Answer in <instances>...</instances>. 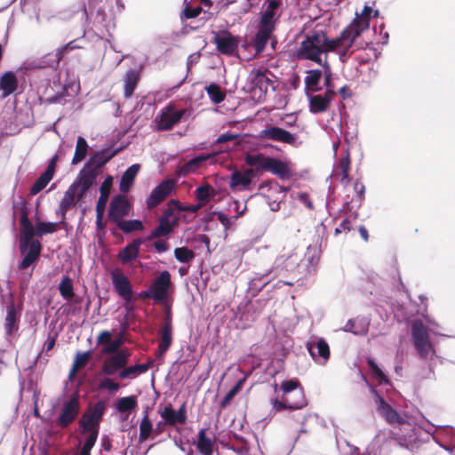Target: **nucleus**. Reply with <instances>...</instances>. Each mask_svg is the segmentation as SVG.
<instances>
[{
  "label": "nucleus",
  "mask_w": 455,
  "mask_h": 455,
  "mask_svg": "<svg viewBox=\"0 0 455 455\" xmlns=\"http://www.w3.org/2000/svg\"><path fill=\"white\" fill-rule=\"evenodd\" d=\"M346 39L341 38V33L336 38H330L326 32L315 30L307 34L294 52V57L300 60H311L323 65V53L337 52L343 62L353 53Z\"/></svg>",
  "instance_id": "nucleus-1"
},
{
  "label": "nucleus",
  "mask_w": 455,
  "mask_h": 455,
  "mask_svg": "<svg viewBox=\"0 0 455 455\" xmlns=\"http://www.w3.org/2000/svg\"><path fill=\"white\" fill-rule=\"evenodd\" d=\"M114 156V149L106 148L90 156L76 179L70 185L78 191L77 197L81 199L94 183L98 170Z\"/></svg>",
  "instance_id": "nucleus-2"
},
{
  "label": "nucleus",
  "mask_w": 455,
  "mask_h": 455,
  "mask_svg": "<svg viewBox=\"0 0 455 455\" xmlns=\"http://www.w3.org/2000/svg\"><path fill=\"white\" fill-rule=\"evenodd\" d=\"M280 6L281 2L279 0H270L264 4V9L260 12L258 24V31L252 42L256 53H260L264 51L272 33L275 29L280 17V14H277Z\"/></svg>",
  "instance_id": "nucleus-3"
},
{
  "label": "nucleus",
  "mask_w": 455,
  "mask_h": 455,
  "mask_svg": "<svg viewBox=\"0 0 455 455\" xmlns=\"http://www.w3.org/2000/svg\"><path fill=\"white\" fill-rule=\"evenodd\" d=\"M112 336V331H101L97 338L96 347L92 351L94 362L102 363L105 372H108V369L114 370V339Z\"/></svg>",
  "instance_id": "nucleus-4"
},
{
  "label": "nucleus",
  "mask_w": 455,
  "mask_h": 455,
  "mask_svg": "<svg viewBox=\"0 0 455 455\" xmlns=\"http://www.w3.org/2000/svg\"><path fill=\"white\" fill-rule=\"evenodd\" d=\"M372 8L365 5L360 13H355L354 20L341 31V38L346 39L352 47L363 32L368 30Z\"/></svg>",
  "instance_id": "nucleus-5"
},
{
  "label": "nucleus",
  "mask_w": 455,
  "mask_h": 455,
  "mask_svg": "<svg viewBox=\"0 0 455 455\" xmlns=\"http://www.w3.org/2000/svg\"><path fill=\"white\" fill-rule=\"evenodd\" d=\"M411 337L414 347L421 358H427L429 354H435V349L429 340L428 328L422 321L415 320L411 323Z\"/></svg>",
  "instance_id": "nucleus-6"
},
{
  "label": "nucleus",
  "mask_w": 455,
  "mask_h": 455,
  "mask_svg": "<svg viewBox=\"0 0 455 455\" xmlns=\"http://www.w3.org/2000/svg\"><path fill=\"white\" fill-rule=\"evenodd\" d=\"M105 409V403L99 401L83 414L79 420V427L82 430V434L92 432L93 430H97L99 432L100 422L102 419Z\"/></svg>",
  "instance_id": "nucleus-7"
},
{
  "label": "nucleus",
  "mask_w": 455,
  "mask_h": 455,
  "mask_svg": "<svg viewBox=\"0 0 455 455\" xmlns=\"http://www.w3.org/2000/svg\"><path fill=\"white\" fill-rule=\"evenodd\" d=\"M267 72L253 69L250 73L251 93L259 100L265 99L269 87H272L273 90L275 89L274 82L267 76Z\"/></svg>",
  "instance_id": "nucleus-8"
},
{
  "label": "nucleus",
  "mask_w": 455,
  "mask_h": 455,
  "mask_svg": "<svg viewBox=\"0 0 455 455\" xmlns=\"http://www.w3.org/2000/svg\"><path fill=\"white\" fill-rule=\"evenodd\" d=\"M185 112V109L177 110L172 105L166 106L155 119L157 129L159 131L172 130L180 121Z\"/></svg>",
  "instance_id": "nucleus-9"
},
{
  "label": "nucleus",
  "mask_w": 455,
  "mask_h": 455,
  "mask_svg": "<svg viewBox=\"0 0 455 455\" xmlns=\"http://www.w3.org/2000/svg\"><path fill=\"white\" fill-rule=\"evenodd\" d=\"M371 390L374 395L377 411L381 417H383L389 424L402 425L405 422L404 419L396 411V410L384 400L374 387H371Z\"/></svg>",
  "instance_id": "nucleus-10"
},
{
  "label": "nucleus",
  "mask_w": 455,
  "mask_h": 455,
  "mask_svg": "<svg viewBox=\"0 0 455 455\" xmlns=\"http://www.w3.org/2000/svg\"><path fill=\"white\" fill-rule=\"evenodd\" d=\"M80 410L79 398L76 395H71L64 402L61 412L58 417L56 423L61 428L68 427L77 417Z\"/></svg>",
  "instance_id": "nucleus-11"
},
{
  "label": "nucleus",
  "mask_w": 455,
  "mask_h": 455,
  "mask_svg": "<svg viewBox=\"0 0 455 455\" xmlns=\"http://www.w3.org/2000/svg\"><path fill=\"white\" fill-rule=\"evenodd\" d=\"M28 208L26 204L20 207V251L22 253L27 250L29 243H31L33 236L36 235V227L34 228L32 222L28 219Z\"/></svg>",
  "instance_id": "nucleus-12"
},
{
  "label": "nucleus",
  "mask_w": 455,
  "mask_h": 455,
  "mask_svg": "<svg viewBox=\"0 0 455 455\" xmlns=\"http://www.w3.org/2000/svg\"><path fill=\"white\" fill-rule=\"evenodd\" d=\"M171 284V275L167 270H164L150 285V292L153 295V299L158 302H164L167 299Z\"/></svg>",
  "instance_id": "nucleus-13"
},
{
  "label": "nucleus",
  "mask_w": 455,
  "mask_h": 455,
  "mask_svg": "<svg viewBox=\"0 0 455 455\" xmlns=\"http://www.w3.org/2000/svg\"><path fill=\"white\" fill-rule=\"evenodd\" d=\"M254 176L255 171L253 168H248L243 171H234L231 173L228 183L230 189L234 192L250 189Z\"/></svg>",
  "instance_id": "nucleus-14"
},
{
  "label": "nucleus",
  "mask_w": 455,
  "mask_h": 455,
  "mask_svg": "<svg viewBox=\"0 0 455 455\" xmlns=\"http://www.w3.org/2000/svg\"><path fill=\"white\" fill-rule=\"evenodd\" d=\"M293 396L294 397H285L283 395L282 401H279L277 399L274 400L272 403L273 409H275L276 411H280L285 409L294 411L300 410L307 406V403L305 397L304 389L300 388L293 395Z\"/></svg>",
  "instance_id": "nucleus-15"
},
{
  "label": "nucleus",
  "mask_w": 455,
  "mask_h": 455,
  "mask_svg": "<svg viewBox=\"0 0 455 455\" xmlns=\"http://www.w3.org/2000/svg\"><path fill=\"white\" fill-rule=\"evenodd\" d=\"M175 181L165 180L156 186L147 199V207L153 209L159 205L175 188Z\"/></svg>",
  "instance_id": "nucleus-16"
},
{
  "label": "nucleus",
  "mask_w": 455,
  "mask_h": 455,
  "mask_svg": "<svg viewBox=\"0 0 455 455\" xmlns=\"http://www.w3.org/2000/svg\"><path fill=\"white\" fill-rule=\"evenodd\" d=\"M259 137L265 140H270L289 145H294L297 140L296 134L291 133L285 129L278 126H268L261 130Z\"/></svg>",
  "instance_id": "nucleus-17"
},
{
  "label": "nucleus",
  "mask_w": 455,
  "mask_h": 455,
  "mask_svg": "<svg viewBox=\"0 0 455 455\" xmlns=\"http://www.w3.org/2000/svg\"><path fill=\"white\" fill-rule=\"evenodd\" d=\"M116 292L124 300L127 310L133 307V291L129 279L116 269Z\"/></svg>",
  "instance_id": "nucleus-18"
},
{
  "label": "nucleus",
  "mask_w": 455,
  "mask_h": 455,
  "mask_svg": "<svg viewBox=\"0 0 455 455\" xmlns=\"http://www.w3.org/2000/svg\"><path fill=\"white\" fill-rule=\"evenodd\" d=\"M160 341L157 347L156 356H163L172 343V323L170 313L167 314L160 328Z\"/></svg>",
  "instance_id": "nucleus-19"
},
{
  "label": "nucleus",
  "mask_w": 455,
  "mask_h": 455,
  "mask_svg": "<svg viewBox=\"0 0 455 455\" xmlns=\"http://www.w3.org/2000/svg\"><path fill=\"white\" fill-rule=\"evenodd\" d=\"M161 418L165 420L167 425L176 426L177 424L184 425L187 422V409L186 403H182V405L179 408L178 411H175L172 406L170 404L165 406L164 410L159 411Z\"/></svg>",
  "instance_id": "nucleus-20"
},
{
  "label": "nucleus",
  "mask_w": 455,
  "mask_h": 455,
  "mask_svg": "<svg viewBox=\"0 0 455 455\" xmlns=\"http://www.w3.org/2000/svg\"><path fill=\"white\" fill-rule=\"evenodd\" d=\"M20 315L18 314L14 304L12 302L6 307V316L4 320V329L6 339L11 341L14 334L19 330Z\"/></svg>",
  "instance_id": "nucleus-21"
},
{
  "label": "nucleus",
  "mask_w": 455,
  "mask_h": 455,
  "mask_svg": "<svg viewBox=\"0 0 455 455\" xmlns=\"http://www.w3.org/2000/svg\"><path fill=\"white\" fill-rule=\"evenodd\" d=\"M264 168L267 169V172L274 175H276L282 180L290 179L291 176V170L288 163L283 162L280 159L270 157Z\"/></svg>",
  "instance_id": "nucleus-22"
},
{
  "label": "nucleus",
  "mask_w": 455,
  "mask_h": 455,
  "mask_svg": "<svg viewBox=\"0 0 455 455\" xmlns=\"http://www.w3.org/2000/svg\"><path fill=\"white\" fill-rule=\"evenodd\" d=\"M114 370L108 369V372L104 371V367L96 373L95 384L100 393L103 394L108 392L109 394L114 393Z\"/></svg>",
  "instance_id": "nucleus-23"
},
{
  "label": "nucleus",
  "mask_w": 455,
  "mask_h": 455,
  "mask_svg": "<svg viewBox=\"0 0 455 455\" xmlns=\"http://www.w3.org/2000/svg\"><path fill=\"white\" fill-rule=\"evenodd\" d=\"M78 191L76 190L72 186H69L67 191L64 193L62 199L59 204V208L56 214L60 217V222L65 223L66 214L68 209L76 205L75 196Z\"/></svg>",
  "instance_id": "nucleus-24"
},
{
  "label": "nucleus",
  "mask_w": 455,
  "mask_h": 455,
  "mask_svg": "<svg viewBox=\"0 0 455 455\" xmlns=\"http://www.w3.org/2000/svg\"><path fill=\"white\" fill-rule=\"evenodd\" d=\"M307 348L315 361H318L317 357H320L325 363L330 358V347L323 339H318L315 343L308 342Z\"/></svg>",
  "instance_id": "nucleus-25"
},
{
  "label": "nucleus",
  "mask_w": 455,
  "mask_h": 455,
  "mask_svg": "<svg viewBox=\"0 0 455 455\" xmlns=\"http://www.w3.org/2000/svg\"><path fill=\"white\" fill-rule=\"evenodd\" d=\"M214 42L219 52L226 55H232L238 47V41L229 33L222 36H216Z\"/></svg>",
  "instance_id": "nucleus-26"
},
{
  "label": "nucleus",
  "mask_w": 455,
  "mask_h": 455,
  "mask_svg": "<svg viewBox=\"0 0 455 455\" xmlns=\"http://www.w3.org/2000/svg\"><path fill=\"white\" fill-rule=\"evenodd\" d=\"M140 170V164H134L131 165L121 177L119 183V190L122 193H127L131 190L133 186L135 178L137 177Z\"/></svg>",
  "instance_id": "nucleus-27"
},
{
  "label": "nucleus",
  "mask_w": 455,
  "mask_h": 455,
  "mask_svg": "<svg viewBox=\"0 0 455 455\" xmlns=\"http://www.w3.org/2000/svg\"><path fill=\"white\" fill-rule=\"evenodd\" d=\"M148 369V364H135L132 366H124V368H118L117 374L116 373V380H132L141 373L146 372Z\"/></svg>",
  "instance_id": "nucleus-28"
},
{
  "label": "nucleus",
  "mask_w": 455,
  "mask_h": 455,
  "mask_svg": "<svg viewBox=\"0 0 455 455\" xmlns=\"http://www.w3.org/2000/svg\"><path fill=\"white\" fill-rule=\"evenodd\" d=\"M28 251L25 254L21 262L19 264V269L24 270L32 265L39 257L41 252V244L39 241H32L28 244Z\"/></svg>",
  "instance_id": "nucleus-29"
},
{
  "label": "nucleus",
  "mask_w": 455,
  "mask_h": 455,
  "mask_svg": "<svg viewBox=\"0 0 455 455\" xmlns=\"http://www.w3.org/2000/svg\"><path fill=\"white\" fill-rule=\"evenodd\" d=\"M133 211L132 201L125 195H116V221L129 216Z\"/></svg>",
  "instance_id": "nucleus-30"
},
{
  "label": "nucleus",
  "mask_w": 455,
  "mask_h": 455,
  "mask_svg": "<svg viewBox=\"0 0 455 455\" xmlns=\"http://www.w3.org/2000/svg\"><path fill=\"white\" fill-rule=\"evenodd\" d=\"M143 243L144 239L142 238L134 239L131 243L119 251L117 257L123 263L130 262L138 256L139 247Z\"/></svg>",
  "instance_id": "nucleus-31"
},
{
  "label": "nucleus",
  "mask_w": 455,
  "mask_h": 455,
  "mask_svg": "<svg viewBox=\"0 0 455 455\" xmlns=\"http://www.w3.org/2000/svg\"><path fill=\"white\" fill-rule=\"evenodd\" d=\"M62 59L60 52L57 50L53 52H50L41 59L33 62V67L36 68H51L56 69L59 67L60 61Z\"/></svg>",
  "instance_id": "nucleus-32"
},
{
  "label": "nucleus",
  "mask_w": 455,
  "mask_h": 455,
  "mask_svg": "<svg viewBox=\"0 0 455 455\" xmlns=\"http://www.w3.org/2000/svg\"><path fill=\"white\" fill-rule=\"evenodd\" d=\"M18 86L17 77L12 71H7L0 78V89L4 97L13 93Z\"/></svg>",
  "instance_id": "nucleus-33"
},
{
  "label": "nucleus",
  "mask_w": 455,
  "mask_h": 455,
  "mask_svg": "<svg viewBox=\"0 0 455 455\" xmlns=\"http://www.w3.org/2000/svg\"><path fill=\"white\" fill-rule=\"evenodd\" d=\"M270 156H267L262 153L258 154H247L244 157L245 164L251 167H255L253 169L256 172H267V168H264L265 164L267 163V160Z\"/></svg>",
  "instance_id": "nucleus-34"
},
{
  "label": "nucleus",
  "mask_w": 455,
  "mask_h": 455,
  "mask_svg": "<svg viewBox=\"0 0 455 455\" xmlns=\"http://www.w3.org/2000/svg\"><path fill=\"white\" fill-rule=\"evenodd\" d=\"M218 153H212V154H203L198 156H196L189 161H188L181 168V172L184 175H187L190 172H194L196 169L201 167L203 163L205 161L213 158L217 156Z\"/></svg>",
  "instance_id": "nucleus-35"
},
{
  "label": "nucleus",
  "mask_w": 455,
  "mask_h": 455,
  "mask_svg": "<svg viewBox=\"0 0 455 455\" xmlns=\"http://www.w3.org/2000/svg\"><path fill=\"white\" fill-rule=\"evenodd\" d=\"M214 441L206 436V429L198 432L196 449L202 455H212Z\"/></svg>",
  "instance_id": "nucleus-36"
},
{
  "label": "nucleus",
  "mask_w": 455,
  "mask_h": 455,
  "mask_svg": "<svg viewBox=\"0 0 455 455\" xmlns=\"http://www.w3.org/2000/svg\"><path fill=\"white\" fill-rule=\"evenodd\" d=\"M151 435H154V427L151 419L148 417V411L146 410L144 411L143 417L140 422L139 442H146Z\"/></svg>",
  "instance_id": "nucleus-37"
},
{
  "label": "nucleus",
  "mask_w": 455,
  "mask_h": 455,
  "mask_svg": "<svg viewBox=\"0 0 455 455\" xmlns=\"http://www.w3.org/2000/svg\"><path fill=\"white\" fill-rule=\"evenodd\" d=\"M116 228L121 229L124 234H131L144 229L143 223L139 220H124V218L117 219Z\"/></svg>",
  "instance_id": "nucleus-38"
},
{
  "label": "nucleus",
  "mask_w": 455,
  "mask_h": 455,
  "mask_svg": "<svg viewBox=\"0 0 455 455\" xmlns=\"http://www.w3.org/2000/svg\"><path fill=\"white\" fill-rule=\"evenodd\" d=\"M137 407L138 400L136 395L122 397L116 403V410L120 413L130 414Z\"/></svg>",
  "instance_id": "nucleus-39"
},
{
  "label": "nucleus",
  "mask_w": 455,
  "mask_h": 455,
  "mask_svg": "<svg viewBox=\"0 0 455 455\" xmlns=\"http://www.w3.org/2000/svg\"><path fill=\"white\" fill-rule=\"evenodd\" d=\"M122 340L121 339L116 338V373L117 374L118 368H124L127 365L129 362V358L131 356V352L127 348H122L121 346Z\"/></svg>",
  "instance_id": "nucleus-40"
},
{
  "label": "nucleus",
  "mask_w": 455,
  "mask_h": 455,
  "mask_svg": "<svg viewBox=\"0 0 455 455\" xmlns=\"http://www.w3.org/2000/svg\"><path fill=\"white\" fill-rule=\"evenodd\" d=\"M140 76L139 73L133 69H130L126 72L124 76V96L126 98H130L138 84Z\"/></svg>",
  "instance_id": "nucleus-41"
},
{
  "label": "nucleus",
  "mask_w": 455,
  "mask_h": 455,
  "mask_svg": "<svg viewBox=\"0 0 455 455\" xmlns=\"http://www.w3.org/2000/svg\"><path fill=\"white\" fill-rule=\"evenodd\" d=\"M92 353L91 350L85 351V352H76L75 360L72 365V369L69 372V379H72L75 375L76 371L79 369L84 367L88 361L92 358Z\"/></svg>",
  "instance_id": "nucleus-42"
},
{
  "label": "nucleus",
  "mask_w": 455,
  "mask_h": 455,
  "mask_svg": "<svg viewBox=\"0 0 455 455\" xmlns=\"http://www.w3.org/2000/svg\"><path fill=\"white\" fill-rule=\"evenodd\" d=\"M329 107L328 100L323 99L320 94L312 96L309 100V109L313 114L323 113Z\"/></svg>",
  "instance_id": "nucleus-43"
},
{
  "label": "nucleus",
  "mask_w": 455,
  "mask_h": 455,
  "mask_svg": "<svg viewBox=\"0 0 455 455\" xmlns=\"http://www.w3.org/2000/svg\"><path fill=\"white\" fill-rule=\"evenodd\" d=\"M323 76V72L319 69H311L307 71V76L305 77V84L307 88L313 92L319 91L318 87L321 78Z\"/></svg>",
  "instance_id": "nucleus-44"
},
{
  "label": "nucleus",
  "mask_w": 455,
  "mask_h": 455,
  "mask_svg": "<svg viewBox=\"0 0 455 455\" xmlns=\"http://www.w3.org/2000/svg\"><path fill=\"white\" fill-rule=\"evenodd\" d=\"M87 151H88V143H87L86 140L84 137L79 136L76 140V146L75 155L72 159V164H76L80 163L81 161H83L87 155Z\"/></svg>",
  "instance_id": "nucleus-45"
},
{
  "label": "nucleus",
  "mask_w": 455,
  "mask_h": 455,
  "mask_svg": "<svg viewBox=\"0 0 455 455\" xmlns=\"http://www.w3.org/2000/svg\"><path fill=\"white\" fill-rule=\"evenodd\" d=\"M172 231V226L169 220L160 218L159 225L152 231L148 239L160 238L168 235Z\"/></svg>",
  "instance_id": "nucleus-46"
},
{
  "label": "nucleus",
  "mask_w": 455,
  "mask_h": 455,
  "mask_svg": "<svg viewBox=\"0 0 455 455\" xmlns=\"http://www.w3.org/2000/svg\"><path fill=\"white\" fill-rule=\"evenodd\" d=\"M52 179L51 170H45L35 181L30 188V194L35 196L41 192Z\"/></svg>",
  "instance_id": "nucleus-47"
},
{
  "label": "nucleus",
  "mask_w": 455,
  "mask_h": 455,
  "mask_svg": "<svg viewBox=\"0 0 455 455\" xmlns=\"http://www.w3.org/2000/svg\"><path fill=\"white\" fill-rule=\"evenodd\" d=\"M60 295L68 301L74 298L73 281L69 276H64L59 284Z\"/></svg>",
  "instance_id": "nucleus-48"
},
{
  "label": "nucleus",
  "mask_w": 455,
  "mask_h": 455,
  "mask_svg": "<svg viewBox=\"0 0 455 455\" xmlns=\"http://www.w3.org/2000/svg\"><path fill=\"white\" fill-rule=\"evenodd\" d=\"M60 224H62L60 220L58 222H36V235L41 237L48 234H53L58 230V228Z\"/></svg>",
  "instance_id": "nucleus-49"
},
{
  "label": "nucleus",
  "mask_w": 455,
  "mask_h": 455,
  "mask_svg": "<svg viewBox=\"0 0 455 455\" xmlns=\"http://www.w3.org/2000/svg\"><path fill=\"white\" fill-rule=\"evenodd\" d=\"M205 90L211 100L215 104L222 102L226 98V93L217 84H211L205 88Z\"/></svg>",
  "instance_id": "nucleus-50"
},
{
  "label": "nucleus",
  "mask_w": 455,
  "mask_h": 455,
  "mask_svg": "<svg viewBox=\"0 0 455 455\" xmlns=\"http://www.w3.org/2000/svg\"><path fill=\"white\" fill-rule=\"evenodd\" d=\"M300 388L303 389L298 379H291L289 380L283 381L281 383V390L283 391V395L285 397L291 396V394L292 392H294L295 394Z\"/></svg>",
  "instance_id": "nucleus-51"
},
{
  "label": "nucleus",
  "mask_w": 455,
  "mask_h": 455,
  "mask_svg": "<svg viewBox=\"0 0 455 455\" xmlns=\"http://www.w3.org/2000/svg\"><path fill=\"white\" fill-rule=\"evenodd\" d=\"M175 259L181 263H188L196 257V253L188 247H178L174 250Z\"/></svg>",
  "instance_id": "nucleus-52"
},
{
  "label": "nucleus",
  "mask_w": 455,
  "mask_h": 455,
  "mask_svg": "<svg viewBox=\"0 0 455 455\" xmlns=\"http://www.w3.org/2000/svg\"><path fill=\"white\" fill-rule=\"evenodd\" d=\"M245 381V379H242L227 393L224 398L220 402V408H226L235 396V395L242 389V387Z\"/></svg>",
  "instance_id": "nucleus-53"
},
{
  "label": "nucleus",
  "mask_w": 455,
  "mask_h": 455,
  "mask_svg": "<svg viewBox=\"0 0 455 455\" xmlns=\"http://www.w3.org/2000/svg\"><path fill=\"white\" fill-rule=\"evenodd\" d=\"M338 169L340 171L342 178L341 181L344 180H350L349 178V170H350V158H349V153H347V155L344 157H341L339 160L338 164Z\"/></svg>",
  "instance_id": "nucleus-54"
},
{
  "label": "nucleus",
  "mask_w": 455,
  "mask_h": 455,
  "mask_svg": "<svg viewBox=\"0 0 455 455\" xmlns=\"http://www.w3.org/2000/svg\"><path fill=\"white\" fill-rule=\"evenodd\" d=\"M366 361H367V364L369 365L372 374L378 379H379L380 382L387 383L388 379H387V376L384 374V372L381 371V369L378 366V364L376 363L374 359L371 357H369V358H367Z\"/></svg>",
  "instance_id": "nucleus-55"
},
{
  "label": "nucleus",
  "mask_w": 455,
  "mask_h": 455,
  "mask_svg": "<svg viewBox=\"0 0 455 455\" xmlns=\"http://www.w3.org/2000/svg\"><path fill=\"white\" fill-rule=\"evenodd\" d=\"M99 432L93 430L92 432H87L84 445L81 450L91 452V450L94 446Z\"/></svg>",
  "instance_id": "nucleus-56"
},
{
  "label": "nucleus",
  "mask_w": 455,
  "mask_h": 455,
  "mask_svg": "<svg viewBox=\"0 0 455 455\" xmlns=\"http://www.w3.org/2000/svg\"><path fill=\"white\" fill-rule=\"evenodd\" d=\"M60 91L56 92V93L52 96H48L45 98V102L49 104L60 103L67 94L66 86L58 84Z\"/></svg>",
  "instance_id": "nucleus-57"
},
{
  "label": "nucleus",
  "mask_w": 455,
  "mask_h": 455,
  "mask_svg": "<svg viewBox=\"0 0 455 455\" xmlns=\"http://www.w3.org/2000/svg\"><path fill=\"white\" fill-rule=\"evenodd\" d=\"M212 189L210 185L198 187L195 190V196L198 201L208 202L210 199V190Z\"/></svg>",
  "instance_id": "nucleus-58"
},
{
  "label": "nucleus",
  "mask_w": 455,
  "mask_h": 455,
  "mask_svg": "<svg viewBox=\"0 0 455 455\" xmlns=\"http://www.w3.org/2000/svg\"><path fill=\"white\" fill-rule=\"evenodd\" d=\"M108 196L109 195H107L104 192L100 193V198L96 205V213H99V215L105 214Z\"/></svg>",
  "instance_id": "nucleus-59"
},
{
  "label": "nucleus",
  "mask_w": 455,
  "mask_h": 455,
  "mask_svg": "<svg viewBox=\"0 0 455 455\" xmlns=\"http://www.w3.org/2000/svg\"><path fill=\"white\" fill-rule=\"evenodd\" d=\"M201 12H202V8L199 6L196 7V8H192L189 5H186V7L184 8V10L182 12V16L185 17L186 19H194V18H196Z\"/></svg>",
  "instance_id": "nucleus-60"
},
{
  "label": "nucleus",
  "mask_w": 455,
  "mask_h": 455,
  "mask_svg": "<svg viewBox=\"0 0 455 455\" xmlns=\"http://www.w3.org/2000/svg\"><path fill=\"white\" fill-rule=\"evenodd\" d=\"M296 198L303 204L307 209L313 210L314 209V204L310 198V196L307 192H299L297 194Z\"/></svg>",
  "instance_id": "nucleus-61"
},
{
  "label": "nucleus",
  "mask_w": 455,
  "mask_h": 455,
  "mask_svg": "<svg viewBox=\"0 0 455 455\" xmlns=\"http://www.w3.org/2000/svg\"><path fill=\"white\" fill-rule=\"evenodd\" d=\"M322 66L324 68V85L326 89L334 87L331 84V72L328 61L325 60Z\"/></svg>",
  "instance_id": "nucleus-62"
},
{
  "label": "nucleus",
  "mask_w": 455,
  "mask_h": 455,
  "mask_svg": "<svg viewBox=\"0 0 455 455\" xmlns=\"http://www.w3.org/2000/svg\"><path fill=\"white\" fill-rule=\"evenodd\" d=\"M352 229L351 221L348 219L343 220L339 227H337L334 230L335 235L341 234L342 232H349Z\"/></svg>",
  "instance_id": "nucleus-63"
},
{
  "label": "nucleus",
  "mask_w": 455,
  "mask_h": 455,
  "mask_svg": "<svg viewBox=\"0 0 455 455\" xmlns=\"http://www.w3.org/2000/svg\"><path fill=\"white\" fill-rule=\"evenodd\" d=\"M237 137H238L237 134H233V133H229V132L223 133L218 137V139L215 140L214 144L218 145V144L226 143L228 141H231V140L236 139Z\"/></svg>",
  "instance_id": "nucleus-64"
}]
</instances>
